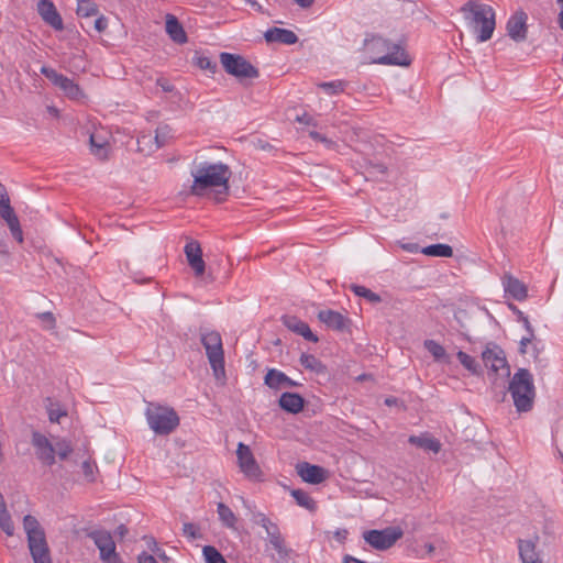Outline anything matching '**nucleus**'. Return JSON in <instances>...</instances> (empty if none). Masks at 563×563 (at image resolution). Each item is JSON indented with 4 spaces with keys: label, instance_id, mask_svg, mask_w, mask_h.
<instances>
[{
    "label": "nucleus",
    "instance_id": "nucleus-1",
    "mask_svg": "<svg viewBox=\"0 0 563 563\" xmlns=\"http://www.w3.org/2000/svg\"><path fill=\"white\" fill-rule=\"evenodd\" d=\"M190 175L194 179L190 194L194 196L202 197L211 189L223 196L229 192V180L232 173L227 164L201 162L194 165Z\"/></svg>",
    "mask_w": 563,
    "mask_h": 563
},
{
    "label": "nucleus",
    "instance_id": "nucleus-2",
    "mask_svg": "<svg viewBox=\"0 0 563 563\" xmlns=\"http://www.w3.org/2000/svg\"><path fill=\"white\" fill-rule=\"evenodd\" d=\"M460 11L478 42H486L492 38L496 21L495 11L490 5L470 0L463 4Z\"/></svg>",
    "mask_w": 563,
    "mask_h": 563
},
{
    "label": "nucleus",
    "instance_id": "nucleus-3",
    "mask_svg": "<svg viewBox=\"0 0 563 563\" xmlns=\"http://www.w3.org/2000/svg\"><path fill=\"white\" fill-rule=\"evenodd\" d=\"M364 51L373 64L405 66L410 63L399 44L390 43L378 35H371L365 38Z\"/></svg>",
    "mask_w": 563,
    "mask_h": 563
},
{
    "label": "nucleus",
    "instance_id": "nucleus-4",
    "mask_svg": "<svg viewBox=\"0 0 563 563\" xmlns=\"http://www.w3.org/2000/svg\"><path fill=\"white\" fill-rule=\"evenodd\" d=\"M514 406L518 412H529L533 408L536 387L533 376L527 368H519L508 386Z\"/></svg>",
    "mask_w": 563,
    "mask_h": 563
},
{
    "label": "nucleus",
    "instance_id": "nucleus-5",
    "mask_svg": "<svg viewBox=\"0 0 563 563\" xmlns=\"http://www.w3.org/2000/svg\"><path fill=\"white\" fill-rule=\"evenodd\" d=\"M23 527L34 563H52L45 533L37 519L31 515L25 516Z\"/></svg>",
    "mask_w": 563,
    "mask_h": 563
},
{
    "label": "nucleus",
    "instance_id": "nucleus-6",
    "mask_svg": "<svg viewBox=\"0 0 563 563\" xmlns=\"http://www.w3.org/2000/svg\"><path fill=\"white\" fill-rule=\"evenodd\" d=\"M145 416L150 428L156 434H169L179 426L177 412L169 407L150 404Z\"/></svg>",
    "mask_w": 563,
    "mask_h": 563
},
{
    "label": "nucleus",
    "instance_id": "nucleus-7",
    "mask_svg": "<svg viewBox=\"0 0 563 563\" xmlns=\"http://www.w3.org/2000/svg\"><path fill=\"white\" fill-rule=\"evenodd\" d=\"M201 343L216 378L224 377V351L220 333L217 331L201 333Z\"/></svg>",
    "mask_w": 563,
    "mask_h": 563
},
{
    "label": "nucleus",
    "instance_id": "nucleus-8",
    "mask_svg": "<svg viewBox=\"0 0 563 563\" xmlns=\"http://www.w3.org/2000/svg\"><path fill=\"white\" fill-rule=\"evenodd\" d=\"M252 521L265 530L268 542L277 552L279 560H285L290 556L291 550L287 548L285 538L283 537L277 523L273 522L263 512L253 514Z\"/></svg>",
    "mask_w": 563,
    "mask_h": 563
},
{
    "label": "nucleus",
    "instance_id": "nucleus-9",
    "mask_svg": "<svg viewBox=\"0 0 563 563\" xmlns=\"http://www.w3.org/2000/svg\"><path fill=\"white\" fill-rule=\"evenodd\" d=\"M220 63L229 75L240 81L260 76L257 68L241 55L223 52L220 54Z\"/></svg>",
    "mask_w": 563,
    "mask_h": 563
},
{
    "label": "nucleus",
    "instance_id": "nucleus-10",
    "mask_svg": "<svg viewBox=\"0 0 563 563\" xmlns=\"http://www.w3.org/2000/svg\"><path fill=\"white\" fill-rule=\"evenodd\" d=\"M99 549L100 559L104 563H123L115 551V543L110 532L106 530H96L88 534Z\"/></svg>",
    "mask_w": 563,
    "mask_h": 563
},
{
    "label": "nucleus",
    "instance_id": "nucleus-11",
    "mask_svg": "<svg viewBox=\"0 0 563 563\" xmlns=\"http://www.w3.org/2000/svg\"><path fill=\"white\" fill-rule=\"evenodd\" d=\"M238 465L240 471L251 481H261L263 472L256 462L250 446L240 442L236 449Z\"/></svg>",
    "mask_w": 563,
    "mask_h": 563
},
{
    "label": "nucleus",
    "instance_id": "nucleus-12",
    "mask_svg": "<svg viewBox=\"0 0 563 563\" xmlns=\"http://www.w3.org/2000/svg\"><path fill=\"white\" fill-rule=\"evenodd\" d=\"M402 531L398 528H386L384 530H369L364 532V540L377 550L391 548L400 538Z\"/></svg>",
    "mask_w": 563,
    "mask_h": 563
},
{
    "label": "nucleus",
    "instance_id": "nucleus-13",
    "mask_svg": "<svg viewBox=\"0 0 563 563\" xmlns=\"http://www.w3.org/2000/svg\"><path fill=\"white\" fill-rule=\"evenodd\" d=\"M41 73L70 99L77 100L82 97V91L70 78L57 73L55 69L43 66Z\"/></svg>",
    "mask_w": 563,
    "mask_h": 563
},
{
    "label": "nucleus",
    "instance_id": "nucleus-14",
    "mask_svg": "<svg viewBox=\"0 0 563 563\" xmlns=\"http://www.w3.org/2000/svg\"><path fill=\"white\" fill-rule=\"evenodd\" d=\"M482 358L484 365L494 373L497 374L499 371H505V374L507 376L510 374L504 351L500 350L498 346H486V349L482 353Z\"/></svg>",
    "mask_w": 563,
    "mask_h": 563
},
{
    "label": "nucleus",
    "instance_id": "nucleus-15",
    "mask_svg": "<svg viewBox=\"0 0 563 563\" xmlns=\"http://www.w3.org/2000/svg\"><path fill=\"white\" fill-rule=\"evenodd\" d=\"M32 444L36 450V456L45 465H53L55 463V449L49 440L40 432H33Z\"/></svg>",
    "mask_w": 563,
    "mask_h": 563
},
{
    "label": "nucleus",
    "instance_id": "nucleus-16",
    "mask_svg": "<svg viewBox=\"0 0 563 563\" xmlns=\"http://www.w3.org/2000/svg\"><path fill=\"white\" fill-rule=\"evenodd\" d=\"M527 14L518 11L507 22L508 35L516 42H522L527 37Z\"/></svg>",
    "mask_w": 563,
    "mask_h": 563
},
{
    "label": "nucleus",
    "instance_id": "nucleus-17",
    "mask_svg": "<svg viewBox=\"0 0 563 563\" xmlns=\"http://www.w3.org/2000/svg\"><path fill=\"white\" fill-rule=\"evenodd\" d=\"M296 470L301 479L309 484H320L327 478V471L323 467L308 462L298 463Z\"/></svg>",
    "mask_w": 563,
    "mask_h": 563
},
{
    "label": "nucleus",
    "instance_id": "nucleus-18",
    "mask_svg": "<svg viewBox=\"0 0 563 563\" xmlns=\"http://www.w3.org/2000/svg\"><path fill=\"white\" fill-rule=\"evenodd\" d=\"M185 254L189 266L194 269L196 276L205 273L206 264L202 260V251L197 241H190L185 245Z\"/></svg>",
    "mask_w": 563,
    "mask_h": 563
},
{
    "label": "nucleus",
    "instance_id": "nucleus-19",
    "mask_svg": "<svg viewBox=\"0 0 563 563\" xmlns=\"http://www.w3.org/2000/svg\"><path fill=\"white\" fill-rule=\"evenodd\" d=\"M37 11L42 19L57 31L63 30V20L57 12L54 3L49 0H40L37 3Z\"/></svg>",
    "mask_w": 563,
    "mask_h": 563
},
{
    "label": "nucleus",
    "instance_id": "nucleus-20",
    "mask_svg": "<svg viewBox=\"0 0 563 563\" xmlns=\"http://www.w3.org/2000/svg\"><path fill=\"white\" fill-rule=\"evenodd\" d=\"M283 324L294 333L303 336L307 341L318 342V336L312 333L308 323L295 316H284Z\"/></svg>",
    "mask_w": 563,
    "mask_h": 563
},
{
    "label": "nucleus",
    "instance_id": "nucleus-21",
    "mask_svg": "<svg viewBox=\"0 0 563 563\" xmlns=\"http://www.w3.org/2000/svg\"><path fill=\"white\" fill-rule=\"evenodd\" d=\"M265 385L272 389L291 388L300 386L299 383L289 378L285 373L272 368L267 372L264 378Z\"/></svg>",
    "mask_w": 563,
    "mask_h": 563
},
{
    "label": "nucleus",
    "instance_id": "nucleus-22",
    "mask_svg": "<svg viewBox=\"0 0 563 563\" xmlns=\"http://www.w3.org/2000/svg\"><path fill=\"white\" fill-rule=\"evenodd\" d=\"M503 286L505 291L516 300H525L528 296V290L526 285L520 282L518 278L506 274L503 277Z\"/></svg>",
    "mask_w": 563,
    "mask_h": 563
},
{
    "label": "nucleus",
    "instance_id": "nucleus-23",
    "mask_svg": "<svg viewBox=\"0 0 563 563\" xmlns=\"http://www.w3.org/2000/svg\"><path fill=\"white\" fill-rule=\"evenodd\" d=\"M519 556L522 563H541V556L537 550V542L529 540H518Z\"/></svg>",
    "mask_w": 563,
    "mask_h": 563
},
{
    "label": "nucleus",
    "instance_id": "nucleus-24",
    "mask_svg": "<svg viewBox=\"0 0 563 563\" xmlns=\"http://www.w3.org/2000/svg\"><path fill=\"white\" fill-rule=\"evenodd\" d=\"M90 152L97 158L104 161L108 158L110 144L108 139L101 132H95L89 137Z\"/></svg>",
    "mask_w": 563,
    "mask_h": 563
},
{
    "label": "nucleus",
    "instance_id": "nucleus-25",
    "mask_svg": "<svg viewBox=\"0 0 563 563\" xmlns=\"http://www.w3.org/2000/svg\"><path fill=\"white\" fill-rule=\"evenodd\" d=\"M278 404L283 410L289 413H299L305 407V399L296 393H283Z\"/></svg>",
    "mask_w": 563,
    "mask_h": 563
},
{
    "label": "nucleus",
    "instance_id": "nucleus-26",
    "mask_svg": "<svg viewBox=\"0 0 563 563\" xmlns=\"http://www.w3.org/2000/svg\"><path fill=\"white\" fill-rule=\"evenodd\" d=\"M165 30L168 36L177 44H185L187 42V34L178 21L173 14L166 15Z\"/></svg>",
    "mask_w": 563,
    "mask_h": 563
},
{
    "label": "nucleus",
    "instance_id": "nucleus-27",
    "mask_svg": "<svg viewBox=\"0 0 563 563\" xmlns=\"http://www.w3.org/2000/svg\"><path fill=\"white\" fill-rule=\"evenodd\" d=\"M264 36L268 43L278 42L291 45L298 41V36L295 34V32L279 27H272L267 30Z\"/></svg>",
    "mask_w": 563,
    "mask_h": 563
},
{
    "label": "nucleus",
    "instance_id": "nucleus-28",
    "mask_svg": "<svg viewBox=\"0 0 563 563\" xmlns=\"http://www.w3.org/2000/svg\"><path fill=\"white\" fill-rule=\"evenodd\" d=\"M318 318L333 330H343L346 322V319L340 312L333 310H322L318 313Z\"/></svg>",
    "mask_w": 563,
    "mask_h": 563
},
{
    "label": "nucleus",
    "instance_id": "nucleus-29",
    "mask_svg": "<svg viewBox=\"0 0 563 563\" xmlns=\"http://www.w3.org/2000/svg\"><path fill=\"white\" fill-rule=\"evenodd\" d=\"M408 442L415 446L438 453L441 449L440 442L429 434L410 435Z\"/></svg>",
    "mask_w": 563,
    "mask_h": 563
},
{
    "label": "nucleus",
    "instance_id": "nucleus-30",
    "mask_svg": "<svg viewBox=\"0 0 563 563\" xmlns=\"http://www.w3.org/2000/svg\"><path fill=\"white\" fill-rule=\"evenodd\" d=\"M426 350L433 356L437 362L450 363V357L445 349L434 340H426L423 343Z\"/></svg>",
    "mask_w": 563,
    "mask_h": 563
},
{
    "label": "nucleus",
    "instance_id": "nucleus-31",
    "mask_svg": "<svg viewBox=\"0 0 563 563\" xmlns=\"http://www.w3.org/2000/svg\"><path fill=\"white\" fill-rule=\"evenodd\" d=\"M421 253L434 257H451L453 250L448 244H432L421 250Z\"/></svg>",
    "mask_w": 563,
    "mask_h": 563
},
{
    "label": "nucleus",
    "instance_id": "nucleus-32",
    "mask_svg": "<svg viewBox=\"0 0 563 563\" xmlns=\"http://www.w3.org/2000/svg\"><path fill=\"white\" fill-rule=\"evenodd\" d=\"M217 512L219 515V519L223 523V526L235 529L236 526V517L234 512L223 503H219L217 507Z\"/></svg>",
    "mask_w": 563,
    "mask_h": 563
},
{
    "label": "nucleus",
    "instance_id": "nucleus-33",
    "mask_svg": "<svg viewBox=\"0 0 563 563\" xmlns=\"http://www.w3.org/2000/svg\"><path fill=\"white\" fill-rule=\"evenodd\" d=\"M300 364L306 369H309V371L314 372L317 374L323 373L324 369H325V367L321 363V361L319 358H317L312 354H307V353L301 354V356H300Z\"/></svg>",
    "mask_w": 563,
    "mask_h": 563
},
{
    "label": "nucleus",
    "instance_id": "nucleus-34",
    "mask_svg": "<svg viewBox=\"0 0 563 563\" xmlns=\"http://www.w3.org/2000/svg\"><path fill=\"white\" fill-rule=\"evenodd\" d=\"M159 148V145H155L151 133H142L137 137V151L144 154H151Z\"/></svg>",
    "mask_w": 563,
    "mask_h": 563
},
{
    "label": "nucleus",
    "instance_id": "nucleus-35",
    "mask_svg": "<svg viewBox=\"0 0 563 563\" xmlns=\"http://www.w3.org/2000/svg\"><path fill=\"white\" fill-rule=\"evenodd\" d=\"M291 496L295 498L296 503L310 511H314L317 509V505L314 500L310 497V495L301 489L291 490Z\"/></svg>",
    "mask_w": 563,
    "mask_h": 563
},
{
    "label": "nucleus",
    "instance_id": "nucleus-36",
    "mask_svg": "<svg viewBox=\"0 0 563 563\" xmlns=\"http://www.w3.org/2000/svg\"><path fill=\"white\" fill-rule=\"evenodd\" d=\"M460 363L473 375H478L481 373V365L476 362V360L468 355L463 351H459L456 354Z\"/></svg>",
    "mask_w": 563,
    "mask_h": 563
},
{
    "label": "nucleus",
    "instance_id": "nucleus-37",
    "mask_svg": "<svg viewBox=\"0 0 563 563\" xmlns=\"http://www.w3.org/2000/svg\"><path fill=\"white\" fill-rule=\"evenodd\" d=\"M350 289L358 297L365 298L367 301L372 303H378L382 301V298L378 294L372 291L371 289L360 286V285H351Z\"/></svg>",
    "mask_w": 563,
    "mask_h": 563
},
{
    "label": "nucleus",
    "instance_id": "nucleus-38",
    "mask_svg": "<svg viewBox=\"0 0 563 563\" xmlns=\"http://www.w3.org/2000/svg\"><path fill=\"white\" fill-rule=\"evenodd\" d=\"M98 13V5L90 0H79L77 5V14L79 16H91Z\"/></svg>",
    "mask_w": 563,
    "mask_h": 563
},
{
    "label": "nucleus",
    "instance_id": "nucleus-39",
    "mask_svg": "<svg viewBox=\"0 0 563 563\" xmlns=\"http://www.w3.org/2000/svg\"><path fill=\"white\" fill-rule=\"evenodd\" d=\"M202 554L206 563H227L223 555L212 545H205Z\"/></svg>",
    "mask_w": 563,
    "mask_h": 563
},
{
    "label": "nucleus",
    "instance_id": "nucleus-40",
    "mask_svg": "<svg viewBox=\"0 0 563 563\" xmlns=\"http://www.w3.org/2000/svg\"><path fill=\"white\" fill-rule=\"evenodd\" d=\"M194 64L199 67L202 70H207L211 74H214L217 71V63L213 62L211 58L205 55H196L194 57Z\"/></svg>",
    "mask_w": 563,
    "mask_h": 563
},
{
    "label": "nucleus",
    "instance_id": "nucleus-41",
    "mask_svg": "<svg viewBox=\"0 0 563 563\" xmlns=\"http://www.w3.org/2000/svg\"><path fill=\"white\" fill-rule=\"evenodd\" d=\"M318 87L329 95H338L344 90L345 84L342 80H334L329 82H321L318 85Z\"/></svg>",
    "mask_w": 563,
    "mask_h": 563
},
{
    "label": "nucleus",
    "instance_id": "nucleus-42",
    "mask_svg": "<svg viewBox=\"0 0 563 563\" xmlns=\"http://www.w3.org/2000/svg\"><path fill=\"white\" fill-rule=\"evenodd\" d=\"M0 527L8 536L13 534L14 527L5 506L0 507Z\"/></svg>",
    "mask_w": 563,
    "mask_h": 563
},
{
    "label": "nucleus",
    "instance_id": "nucleus-43",
    "mask_svg": "<svg viewBox=\"0 0 563 563\" xmlns=\"http://www.w3.org/2000/svg\"><path fill=\"white\" fill-rule=\"evenodd\" d=\"M55 454L58 455L60 460H65L73 452V448L70 443L66 440H59L54 444Z\"/></svg>",
    "mask_w": 563,
    "mask_h": 563
},
{
    "label": "nucleus",
    "instance_id": "nucleus-44",
    "mask_svg": "<svg viewBox=\"0 0 563 563\" xmlns=\"http://www.w3.org/2000/svg\"><path fill=\"white\" fill-rule=\"evenodd\" d=\"M0 217L8 223L13 221V219H18L14 210L10 206V200L8 202L0 203Z\"/></svg>",
    "mask_w": 563,
    "mask_h": 563
},
{
    "label": "nucleus",
    "instance_id": "nucleus-45",
    "mask_svg": "<svg viewBox=\"0 0 563 563\" xmlns=\"http://www.w3.org/2000/svg\"><path fill=\"white\" fill-rule=\"evenodd\" d=\"M366 172L371 176L385 175L387 173V166L380 162H369Z\"/></svg>",
    "mask_w": 563,
    "mask_h": 563
},
{
    "label": "nucleus",
    "instance_id": "nucleus-46",
    "mask_svg": "<svg viewBox=\"0 0 563 563\" xmlns=\"http://www.w3.org/2000/svg\"><path fill=\"white\" fill-rule=\"evenodd\" d=\"M81 468H82L85 478L88 482H93L95 481V472L97 470L95 462H91L90 460L84 461Z\"/></svg>",
    "mask_w": 563,
    "mask_h": 563
},
{
    "label": "nucleus",
    "instance_id": "nucleus-47",
    "mask_svg": "<svg viewBox=\"0 0 563 563\" xmlns=\"http://www.w3.org/2000/svg\"><path fill=\"white\" fill-rule=\"evenodd\" d=\"M8 227L11 231L12 236L19 242H23V232L20 225L19 219H13L10 223H8Z\"/></svg>",
    "mask_w": 563,
    "mask_h": 563
},
{
    "label": "nucleus",
    "instance_id": "nucleus-48",
    "mask_svg": "<svg viewBox=\"0 0 563 563\" xmlns=\"http://www.w3.org/2000/svg\"><path fill=\"white\" fill-rule=\"evenodd\" d=\"M37 318L43 321L44 328L47 330H53L56 327V320L52 312H42L37 314Z\"/></svg>",
    "mask_w": 563,
    "mask_h": 563
},
{
    "label": "nucleus",
    "instance_id": "nucleus-49",
    "mask_svg": "<svg viewBox=\"0 0 563 563\" xmlns=\"http://www.w3.org/2000/svg\"><path fill=\"white\" fill-rule=\"evenodd\" d=\"M168 132L169 130L167 126L156 129L155 136H153V140L155 142V145H159V148L165 145Z\"/></svg>",
    "mask_w": 563,
    "mask_h": 563
},
{
    "label": "nucleus",
    "instance_id": "nucleus-50",
    "mask_svg": "<svg viewBox=\"0 0 563 563\" xmlns=\"http://www.w3.org/2000/svg\"><path fill=\"white\" fill-rule=\"evenodd\" d=\"M183 531H184V534L191 538V539H197L200 537L196 526L194 523H190V522H186L184 523V527H183Z\"/></svg>",
    "mask_w": 563,
    "mask_h": 563
},
{
    "label": "nucleus",
    "instance_id": "nucleus-51",
    "mask_svg": "<svg viewBox=\"0 0 563 563\" xmlns=\"http://www.w3.org/2000/svg\"><path fill=\"white\" fill-rule=\"evenodd\" d=\"M66 416V412L60 408H51L48 411V418L52 422H59L60 418Z\"/></svg>",
    "mask_w": 563,
    "mask_h": 563
},
{
    "label": "nucleus",
    "instance_id": "nucleus-52",
    "mask_svg": "<svg viewBox=\"0 0 563 563\" xmlns=\"http://www.w3.org/2000/svg\"><path fill=\"white\" fill-rule=\"evenodd\" d=\"M296 121L302 124L317 126L314 119L309 113H303L296 117Z\"/></svg>",
    "mask_w": 563,
    "mask_h": 563
},
{
    "label": "nucleus",
    "instance_id": "nucleus-53",
    "mask_svg": "<svg viewBox=\"0 0 563 563\" xmlns=\"http://www.w3.org/2000/svg\"><path fill=\"white\" fill-rule=\"evenodd\" d=\"M529 335L528 336H523L521 340H520V347H519V351L520 353L525 354L527 352V346L528 344L531 343L534 334H533V331L532 332H528Z\"/></svg>",
    "mask_w": 563,
    "mask_h": 563
},
{
    "label": "nucleus",
    "instance_id": "nucleus-54",
    "mask_svg": "<svg viewBox=\"0 0 563 563\" xmlns=\"http://www.w3.org/2000/svg\"><path fill=\"white\" fill-rule=\"evenodd\" d=\"M517 313H518V319L519 321L522 322L525 329L528 331V332H532L533 329H532V325L528 319L527 316L523 314V312H521L520 310H517Z\"/></svg>",
    "mask_w": 563,
    "mask_h": 563
},
{
    "label": "nucleus",
    "instance_id": "nucleus-55",
    "mask_svg": "<svg viewBox=\"0 0 563 563\" xmlns=\"http://www.w3.org/2000/svg\"><path fill=\"white\" fill-rule=\"evenodd\" d=\"M107 26H108V20L104 16H99L95 21V29L98 32H103L107 29Z\"/></svg>",
    "mask_w": 563,
    "mask_h": 563
},
{
    "label": "nucleus",
    "instance_id": "nucleus-56",
    "mask_svg": "<svg viewBox=\"0 0 563 563\" xmlns=\"http://www.w3.org/2000/svg\"><path fill=\"white\" fill-rule=\"evenodd\" d=\"M139 563H157L155 558L146 552H142L137 558Z\"/></svg>",
    "mask_w": 563,
    "mask_h": 563
},
{
    "label": "nucleus",
    "instance_id": "nucleus-57",
    "mask_svg": "<svg viewBox=\"0 0 563 563\" xmlns=\"http://www.w3.org/2000/svg\"><path fill=\"white\" fill-rule=\"evenodd\" d=\"M157 86H159L165 92H170L173 91L174 87L172 84H169L168 80L164 79V78H158L157 81H156Z\"/></svg>",
    "mask_w": 563,
    "mask_h": 563
},
{
    "label": "nucleus",
    "instance_id": "nucleus-58",
    "mask_svg": "<svg viewBox=\"0 0 563 563\" xmlns=\"http://www.w3.org/2000/svg\"><path fill=\"white\" fill-rule=\"evenodd\" d=\"M9 196L5 187L0 183V203L8 202Z\"/></svg>",
    "mask_w": 563,
    "mask_h": 563
},
{
    "label": "nucleus",
    "instance_id": "nucleus-59",
    "mask_svg": "<svg viewBox=\"0 0 563 563\" xmlns=\"http://www.w3.org/2000/svg\"><path fill=\"white\" fill-rule=\"evenodd\" d=\"M0 254L8 256L10 254L9 246L3 239H0Z\"/></svg>",
    "mask_w": 563,
    "mask_h": 563
},
{
    "label": "nucleus",
    "instance_id": "nucleus-60",
    "mask_svg": "<svg viewBox=\"0 0 563 563\" xmlns=\"http://www.w3.org/2000/svg\"><path fill=\"white\" fill-rule=\"evenodd\" d=\"M319 142H321L327 148H333L335 145V143L331 139H328L325 135H322Z\"/></svg>",
    "mask_w": 563,
    "mask_h": 563
},
{
    "label": "nucleus",
    "instance_id": "nucleus-61",
    "mask_svg": "<svg viewBox=\"0 0 563 563\" xmlns=\"http://www.w3.org/2000/svg\"><path fill=\"white\" fill-rule=\"evenodd\" d=\"M319 142H321L327 148H333L335 145V143L331 139H328L325 135H322Z\"/></svg>",
    "mask_w": 563,
    "mask_h": 563
},
{
    "label": "nucleus",
    "instance_id": "nucleus-62",
    "mask_svg": "<svg viewBox=\"0 0 563 563\" xmlns=\"http://www.w3.org/2000/svg\"><path fill=\"white\" fill-rule=\"evenodd\" d=\"M299 7L307 9L313 4L314 0H294Z\"/></svg>",
    "mask_w": 563,
    "mask_h": 563
},
{
    "label": "nucleus",
    "instance_id": "nucleus-63",
    "mask_svg": "<svg viewBox=\"0 0 563 563\" xmlns=\"http://www.w3.org/2000/svg\"><path fill=\"white\" fill-rule=\"evenodd\" d=\"M334 536L339 541L343 542L346 539L347 531L345 529H341L335 531Z\"/></svg>",
    "mask_w": 563,
    "mask_h": 563
},
{
    "label": "nucleus",
    "instance_id": "nucleus-64",
    "mask_svg": "<svg viewBox=\"0 0 563 563\" xmlns=\"http://www.w3.org/2000/svg\"><path fill=\"white\" fill-rule=\"evenodd\" d=\"M115 533H117L120 538H123V537L128 533V528H126L124 525H120V526L117 528Z\"/></svg>",
    "mask_w": 563,
    "mask_h": 563
}]
</instances>
